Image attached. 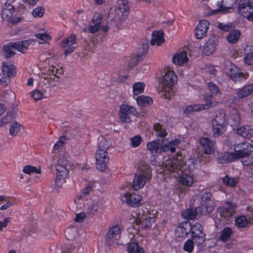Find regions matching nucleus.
<instances>
[{
	"label": "nucleus",
	"mask_w": 253,
	"mask_h": 253,
	"mask_svg": "<svg viewBox=\"0 0 253 253\" xmlns=\"http://www.w3.org/2000/svg\"><path fill=\"white\" fill-rule=\"evenodd\" d=\"M234 152H225L217 159L218 164H225L235 162L241 158L249 157L253 151V145L247 142L235 143Z\"/></svg>",
	"instance_id": "nucleus-1"
},
{
	"label": "nucleus",
	"mask_w": 253,
	"mask_h": 253,
	"mask_svg": "<svg viewBox=\"0 0 253 253\" xmlns=\"http://www.w3.org/2000/svg\"><path fill=\"white\" fill-rule=\"evenodd\" d=\"M63 73L61 67L54 66H49L45 73L42 74L39 82L40 85L43 91L50 90V87L57 85L60 82V76Z\"/></svg>",
	"instance_id": "nucleus-2"
},
{
	"label": "nucleus",
	"mask_w": 253,
	"mask_h": 253,
	"mask_svg": "<svg viewBox=\"0 0 253 253\" xmlns=\"http://www.w3.org/2000/svg\"><path fill=\"white\" fill-rule=\"evenodd\" d=\"M152 178V170L149 166L145 165L134 176L132 187L134 190L142 189L146 182Z\"/></svg>",
	"instance_id": "nucleus-3"
},
{
	"label": "nucleus",
	"mask_w": 253,
	"mask_h": 253,
	"mask_svg": "<svg viewBox=\"0 0 253 253\" xmlns=\"http://www.w3.org/2000/svg\"><path fill=\"white\" fill-rule=\"evenodd\" d=\"M177 77L173 71L165 72L162 80V90L166 98H170L172 93V86L177 83Z\"/></svg>",
	"instance_id": "nucleus-4"
},
{
	"label": "nucleus",
	"mask_w": 253,
	"mask_h": 253,
	"mask_svg": "<svg viewBox=\"0 0 253 253\" xmlns=\"http://www.w3.org/2000/svg\"><path fill=\"white\" fill-rule=\"evenodd\" d=\"M129 6L127 0H118L117 4L115 7V13L113 20L116 22V25L118 26L122 22L124 21L128 16L129 13Z\"/></svg>",
	"instance_id": "nucleus-5"
},
{
	"label": "nucleus",
	"mask_w": 253,
	"mask_h": 253,
	"mask_svg": "<svg viewBox=\"0 0 253 253\" xmlns=\"http://www.w3.org/2000/svg\"><path fill=\"white\" fill-rule=\"evenodd\" d=\"M136 108L126 103H122L119 107V117L120 121L123 123L130 124L132 118L137 116Z\"/></svg>",
	"instance_id": "nucleus-6"
},
{
	"label": "nucleus",
	"mask_w": 253,
	"mask_h": 253,
	"mask_svg": "<svg viewBox=\"0 0 253 253\" xmlns=\"http://www.w3.org/2000/svg\"><path fill=\"white\" fill-rule=\"evenodd\" d=\"M123 229L121 225L118 224L109 228L105 236V243L109 247L118 244Z\"/></svg>",
	"instance_id": "nucleus-7"
},
{
	"label": "nucleus",
	"mask_w": 253,
	"mask_h": 253,
	"mask_svg": "<svg viewBox=\"0 0 253 253\" xmlns=\"http://www.w3.org/2000/svg\"><path fill=\"white\" fill-rule=\"evenodd\" d=\"M103 32H107L109 27L108 24L103 25V15L101 13H95L86 28V30L90 33H95L98 32L100 29Z\"/></svg>",
	"instance_id": "nucleus-8"
},
{
	"label": "nucleus",
	"mask_w": 253,
	"mask_h": 253,
	"mask_svg": "<svg viewBox=\"0 0 253 253\" xmlns=\"http://www.w3.org/2000/svg\"><path fill=\"white\" fill-rule=\"evenodd\" d=\"M253 1L251 0H239L237 11L238 13L249 21H253Z\"/></svg>",
	"instance_id": "nucleus-9"
},
{
	"label": "nucleus",
	"mask_w": 253,
	"mask_h": 253,
	"mask_svg": "<svg viewBox=\"0 0 253 253\" xmlns=\"http://www.w3.org/2000/svg\"><path fill=\"white\" fill-rule=\"evenodd\" d=\"M212 95L211 93H205L204 95V101L205 104H193L187 106L183 111V113L186 115L191 114L195 112H200L210 108L212 104Z\"/></svg>",
	"instance_id": "nucleus-10"
},
{
	"label": "nucleus",
	"mask_w": 253,
	"mask_h": 253,
	"mask_svg": "<svg viewBox=\"0 0 253 253\" xmlns=\"http://www.w3.org/2000/svg\"><path fill=\"white\" fill-rule=\"evenodd\" d=\"M203 228L202 224L198 222H190V232L191 238L197 246L202 245L205 241L206 235L203 231Z\"/></svg>",
	"instance_id": "nucleus-11"
},
{
	"label": "nucleus",
	"mask_w": 253,
	"mask_h": 253,
	"mask_svg": "<svg viewBox=\"0 0 253 253\" xmlns=\"http://www.w3.org/2000/svg\"><path fill=\"white\" fill-rule=\"evenodd\" d=\"M13 2V0H7L2 8L1 14L3 20L12 23H16L20 21V19L19 17H15L14 15L15 9L14 8V5L12 4Z\"/></svg>",
	"instance_id": "nucleus-12"
},
{
	"label": "nucleus",
	"mask_w": 253,
	"mask_h": 253,
	"mask_svg": "<svg viewBox=\"0 0 253 253\" xmlns=\"http://www.w3.org/2000/svg\"><path fill=\"white\" fill-rule=\"evenodd\" d=\"M30 44V43L28 41L9 43L5 45L3 49L5 57L9 58L13 56L15 54L14 49H16L21 52H24L25 50L28 48Z\"/></svg>",
	"instance_id": "nucleus-13"
},
{
	"label": "nucleus",
	"mask_w": 253,
	"mask_h": 253,
	"mask_svg": "<svg viewBox=\"0 0 253 253\" xmlns=\"http://www.w3.org/2000/svg\"><path fill=\"white\" fill-rule=\"evenodd\" d=\"M225 121V114L221 112L217 115L212 120L211 125L214 137H217L223 133Z\"/></svg>",
	"instance_id": "nucleus-14"
},
{
	"label": "nucleus",
	"mask_w": 253,
	"mask_h": 253,
	"mask_svg": "<svg viewBox=\"0 0 253 253\" xmlns=\"http://www.w3.org/2000/svg\"><path fill=\"white\" fill-rule=\"evenodd\" d=\"M183 164L181 155L177 154L175 156L170 158L169 160L166 161L165 164L166 170L170 173L174 172L178 173V171L181 170Z\"/></svg>",
	"instance_id": "nucleus-15"
},
{
	"label": "nucleus",
	"mask_w": 253,
	"mask_h": 253,
	"mask_svg": "<svg viewBox=\"0 0 253 253\" xmlns=\"http://www.w3.org/2000/svg\"><path fill=\"white\" fill-rule=\"evenodd\" d=\"M237 208L236 203L227 201L218 208V211L221 217L228 219L235 213Z\"/></svg>",
	"instance_id": "nucleus-16"
},
{
	"label": "nucleus",
	"mask_w": 253,
	"mask_h": 253,
	"mask_svg": "<svg viewBox=\"0 0 253 253\" xmlns=\"http://www.w3.org/2000/svg\"><path fill=\"white\" fill-rule=\"evenodd\" d=\"M142 200L141 196L133 192L126 193L121 197V200L123 202L126 203L127 205L132 207H139Z\"/></svg>",
	"instance_id": "nucleus-17"
},
{
	"label": "nucleus",
	"mask_w": 253,
	"mask_h": 253,
	"mask_svg": "<svg viewBox=\"0 0 253 253\" xmlns=\"http://www.w3.org/2000/svg\"><path fill=\"white\" fill-rule=\"evenodd\" d=\"M55 169L56 172L55 185L57 187L60 188L66 182V179L69 177V169L59 167Z\"/></svg>",
	"instance_id": "nucleus-18"
},
{
	"label": "nucleus",
	"mask_w": 253,
	"mask_h": 253,
	"mask_svg": "<svg viewBox=\"0 0 253 253\" xmlns=\"http://www.w3.org/2000/svg\"><path fill=\"white\" fill-rule=\"evenodd\" d=\"M227 74L230 79L235 82H240L242 79L245 80L247 78L246 74L242 72L241 69L234 64L231 65Z\"/></svg>",
	"instance_id": "nucleus-19"
},
{
	"label": "nucleus",
	"mask_w": 253,
	"mask_h": 253,
	"mask_svg": "<svg viewBox=\"0 0 253 253\" xmlns=\"http://www.w3.org/2000/svg\"><path fill=\"white\" fill-rule=\"evenodd\" d=\"M210 22L207 20H202L198 23L195 30V36L197 39H202L205 37L209 29Z\"/></svg>",
	"instance_id": "nucleus-20"
},
{
	"label": "nucleus",
	"mask_w": 253,
	"mask_h": 253,
	"mask_svg": "<svg viewBox=\"0 0 253 253\" xmlns=\"http://www.w3.org/2000/svg\"><path fill=\"white\" fill-rule=\"evenodd\" d=\"M190 232V222L185 221L179 224L175 230V236L178 239L186 238Z\"/></svg>",
	"instance_id": "nucleus-21"
},
{
	"label": "nucleus",
	"mask_w": 253,
	"mask_h": 253,
	"mask_svg": "<svg viewBox=\"0 0 253 253\" xmlns=\"http://www.w3.org/2000/svg\"><path fill=\"white\" fill-rule=\"evenodd\" d=\"M134 214L135 215L131 214V216L133 217L134 219L133 222L135 223V225L137 226H140L143 218L152 215L148 208L143 206L137 210Z\"/></svg>",
	"instance_id": "nucleus-22"
},
{
	"label": "nucleus",
	"mask_w": 253,
	"mask_h": 253,
	"mask_svg": "<svg viewBox=\"0 0 253 253\" xmlns=\"http://www.w3.org/2000/svg\"><path fill=\"white\" fill-rule=\"evenodd\" d=\"M102 153H96V168L101 171H104L106 169L107 164L109 160L108 153L104 152Z\"/></svg>",
	"instance_id": "nucleus-23"
},
{
	"label": "nucleus",
	"mask_w": 253,
	"mask_h": 253,
	"mask_svg": "<svg viewBox=\"0 0 253 253\" xmlns=\"http://www.w3.org/2000/svg\"><path fill=\"white\" fill-rule=\"evenodd\" d=\"M249 224H253V215L247 218L245 215H240L235 218L234 225L238 229H244Z\"/></svg>",
	"instance_id": "nucleus-24"
},
{
	"label": "nucleus",
	"mask_w": 253,
	"mask_h": 253,
	"mask_svg": "<svg viewBox=\"0 0 253 253\" xmlns=\"http://www.w3.org/2000/svg\"><path fill=\"white\" fill-rule=\"evenodd\" d=\"M138 53L130 57L128 61V67L132 68L136 65L138 63L143 60L146 56L147 51L143 48H140Z\"/></svg>",
	"instance_id": "nucleus-25"
},
{
	"label": "nucleus",
	"mask_w": 253,
	"mask_h": 253,
	"mask_svg": "<svg viewBox=\"0 0 253 253\" xmlns=\"http://www.w3.org/2000/svg\"><path fill=\"white\" fill-rule=\"evenodd\" d=\"M200 144L204 148V153L206 154H211L214 152V142L210 139L203 137L200 139Z\"/></svg>",
	"instance_id": "nucleus-26"
},
{
	"label": "nucleus",
	"mask_w": 253,
	"mask_h": 253,
	"mask_svg": "<svg viewBox=\"0 0 253 253\" xmlns=\"http://www.w3.org/2000/svg\"><path fill=\"white\" fill-rule=\"evenodd\" d=\"M181 143V140L178 138L169 141L165 145L161 146V152H166L170 151L171 153H174L176 151V147Z\"/></svg>",
	"instance_id": "nucleus-27"
},
{
	"label": "nucleus",
	"mask_w": 253,
	"mask_h": 253,
	"mask_svg": "<svg viewBox=\"0 0 253 253\" xmlns=\"http://www.w3.org/2000/svg\"><path fill=\"white\" fill-rule=\"evenodd\" d=\"M165 42L164 32L163 30L154 31L152 34L150 44L152 45H160Z\"/></svg>",
	"instance_id": "nucleus-28"
},
{
	"label": "nucleus",
	"mask_w": 253,
	"mask_h": 253,
	"mask_svg": "<svg viewBox=\"0 0 253 253\" xmlns=\"http://www.w3.org/2000/svg\"><path fill=\"white\" fill-rule=\"evenodd\" d=\"M146 147L152 155L163 153V152H161V146H160V140L158 139L148 142L146 144Z\"/></svg>",
	"instance_id": "nucleus-29"
},
{
	"label": "nucleus",
	"mask_w": 253,
	"mask_h": 253,
	"mask_svg": "<svg viewBox=\"0 0 253 253\" xmlns=\"http://www.w3.org/2000/svg\"><path fill=\"white\" fill-rule=\"evenodd\" d=\"M237 133L243 138L250 139L253 136V129L249 126H241L237 129Z\"/></svg>",
	"instance_id": "nucleus-30"
},
{
	"label": "nucleus",
	"mask_w": 253,
	"mask_h": 253,
	"mask_svg": "<svg viewBox=\"0 0 253 253\" xmlns=\"http://www.w3.org/2000/svg\"><path fill=\"white\" fill-rule=\"evenodd\" d=\"M187 61V53L184 51L175 53L172 57L173 63L177 65H181Z\"/></svg>",
	"instance_id": "nucleus-31"
},
{
	"label": "nucleus",
	"mask_w": 253,
	"mask_h": 253,
	"mask_svg": "<svg viewBox=\"0 0 253 253\" xmlns=\"http://www.w3.org/2000/svg\"><path fill=\"white\" fill-rule=\"evenodd\" d=\"M216 48L215 42L212 39H209L203 47V52L209 56L214 52Z\"/></svg>",
	"instance_id": "nucleus-32"
},
{
	"label": "nucleus",
	"mask_w": 253,
	"mask_h": 253,
	"mask_svg": "<svg viewBox=\"0 0 253 253\" xmlns=\"http://www.w3.org/2000/svg\"><path fill=\"white\" fill-rule=\"evenodd\" d=\"M2 71L4 75L8 78L15 77L16 71L15 67L11 64L4 63L3 64Z\"/></svg>",
	"instance_id": "nucleus-33"
},
{
	"label": "nucleus",
	"mask_w": 253,
	"mask_h": 253,
	"mask_svg": "<svg viewBox=\"0 0 253 253\" xmlns=\"http://www.w3.org/2000/svg\"><path fill=\"white\" fill-rule=\"evenodd\" d=\"M98 203L97 201L92 200L85 210L87 216L93 217L98 211Z\"/></svg>",
	"instance_id": "nucleus-34"
},
{
	"label": "nucleus",
	"mask_w": 253,
	"mask_h": 253,
	"mask_svg": "<svg viewBox=\"0 0 253 253\" xmlns=\"http://www.w3.org/2000/svg\"><path fill=\"white\" fill-rule=\"evenodd\" d=\"M253 91V84H249L247 85H245L242 88H239L237 90L238 95L241 99L244 98L248 96Z\"/></svg>",
	"instance_id": "nucleus-35"
},
{
	"label": "nucleus",
	"mask_w": 253,
	"mask_h": 253,
	"mask_svg": "<svg viewBox=\"0 0 253 253\" xmlns=\"http://www.w3.org/2000/svg\"><path fill=\"white\" fill-rule=\"evenodd\" d=\"M179 182L186 186H191L194 183V178L192 175L187 173H182L179 177Z\"/></svg>",
	"instance_id": "nucleus-36"
},
{
	"label": "nucleus",
	"mask_w": 253,
	"mask_h": 253,
	"mask_svg": "<svg viewBox=\"0 0 253 253\" xmlns=\"http://www.w3.org/2000/svg\"><path fill=\"white\" fill-rule=\"evenodd\" d=\"M211 193H205L201 199V204L205 207L207 211H211L213 209L211 204Z\"/></svg>",
	"instance_id": "nucleus-37"
},
{
	"label": "nucleus",
	"mask_w": 253,
	"mask_h": 253,
	"mask_svg": "<svg viewBox=\"0 0 253 253\" xmlns=\"http://www.w3.org/2000/svg\"><path fill=\"white\" fill-rule=\"evenodd\" d=\"M136 101L138 106L147 107L153 103V99L149 96L141 95L136 98Z\"/></svg>",
	"instance_id": "nucleus-38"
},
{
	"label": "nucleus",
	"mask_w": 253,
	"mask_h": 253,
	"mask_svg": "<svg viewBox=\"0 0 253 253\" xmlns=\"http://www.w3.org/2000/svg\"><path fill=\"white\" fill-rule=\"evenodd\" d=\"M76 36L74 34H71L61 41L60 45L62 48H66L67 46H74L73 45L76 42Z\"/></svg>",
	"instance_id": "nucleus-39"
},
{
	"label": "nucleus",
	"mask_w": 253,
	"mask_h": 253,
	"mask_svg": "<svg viewBox=\"0 0 253 253\" xmlns=\"http://www.w3.org/2000/svg\"><path fill=\"white\" fill-rule=\"evenodd\" d=\"M128 253H145L144 249L137 242H130L127 247Z\"/></svg>",
	"instance_id": "nucleus-40"
},
{
	"label": "nucleus",
	"mask_w": 253,
	"mask_h": 253,
	"mask_svg": "<svg viewBox=\"0 0 253 253\" xmlns=\"http://www.w3.org/2000/svg\"><path fill=\"white\" fill-rule=\"evenodd\" d=\"M111 146V143L105 138H102L98 144V149L96 153H102L101 152H104L105 153H107V150Z\"/></svg>",
	"instance_id": "nucleus-41"
},
{
	"label": "nucleus",
	"mask_w": 253,
	"mask_h": 253,
	"mask_svg": "<svg viewBox=\"0 0 253 253\" xmlns=\"http://www.w3.org/2000/svg\"><path fill=\"white\" fill-rule=\"evenodd\" d=\"M241 36V32L239 30L231 31L227 36V41L230 43H237Z\"/></svg>",
	"instance_id": "nucleus-42"
},
{
	"label": "nucleus",
	"mask_w": 253,
	"mask_h": 253,
	"mask_svg": "<svg viewBox=\"0 0 253 253\" xmlns=\"http://www.w3.org/2000/svg\"><path fill=\"white\" fill-rule=\"evenodd\" d=\"M197 215V211L196 209L189 208L182 212L183 217L187 220H191L194 219Z\"/></svg>",
	"instance_id": "nucleus-43"
},
{
	"label": "nucleus",
	"mask_w": 253,
	"mask_h": 253,
	"mask_svg": "<svg viewBox=\"0 0 253 253\" xmlns=\"http://www.w3.org/2000/svg\"><path fill=\"white\" fill-rule=\"evenodd\" d=\"M233 233V230L230 227H225L221 231L219 239L222 242L227 241Z\"/></svg>",
	"instance_id": "nucleus-44"
},
{
	"label": "nucleus",
	"mask_w": 253,
	"mask_h": 253,
	"mask_svg": "<svg viewBox=\"0 0 253 253\" xmlns=\"http://www.w3.org/2000/svg\"><path fill=\"white\" fill-rule=\"evenodd\" d=\"M154 218L153 215H149L148 217L142 219L140 225L142 229H148L151 227L152 223L154 222Z\"/></svg>",
	"instance_id": "nucleus-45"
},
{
	"label": "nucleus",
	"mask_w": 253,
	"mask_h": 253,
	"mask_svg": "<svg viewBox=\"0 0 253 253\" xmlns=\"http://www.w3.org/2000/svg\"><path fill=\"white\" fill-rule=\"evenodd\" d=\"M69 159L66 158L65 156H62L59 157L56 164L55 168L58 167H61L62 168L69 169L70 164Z\"/></svg>",
	"instance_id": "nucleus-46"
},
{
	"label": "nucleus",
	"mask_w": 253,
	"mask_h": 253,
	"mask_svg": "<svg viewBox=\"0 0 253 253\" xmlns=\"http://www.w3.org/2000/svg\"><path fill=\"white\" fill-rule=\"evenodd\" d=\"M222 182L227 186L235 187L237 185L238 180L235 177H230L228 175H226L222 178Z\"/></svg>",
	"instance_id": "nucleus-47"
},
{
	"label": "nucleus",
	"mask_w": 253,
	"mask_h": 253,
	"mask_svg": "<svg viewBox=\"0 0 253 253\" xmlns=\"http://www.w3.org/2000/svg\"><path fill=\"white\" fill-rule=\"evenodd\" d=\"M194 242L192 238L187 239L183 245V250L188 253H192L194 250Z\"/></svg>",
	"instance_id": "nucleus-48"
},
{
	"label": "nucleus",
	"mask_w": 253,
	"mask_h": 253,
	"mask_svg": "<svg viewBox=\"0 0 253 253\" xmlns=\"http://www.w3.org/2000/svg\"><path fill=\"white\" fill-rule=\"evenodd\" d=\"M145 84L142 82H137L135 83L132 86V90L133 94L137 95L144 91Z\"/></svg>",
	"instance_id": "nucleus-49"
},
{
	"label": "nucleus",
	"mask_w": 253,
	"mask_h": 253,
	"mask_svg": "<svg viewBox=\"0 0 253 253\" xmlns=\"http://www.w3.org/2000/svg\"><path fill=\"white\" fill-rule=\"evenodd\" d=\"M21 125L17 122L13 123L9 128V133L12 136H15L20 130Z\"/></svg>",
	"instance_id": "nucleus-50"
},
{
	"label": "nucleus",
	"mask_w": 253,
	"mask_h": 253,
	"mask_svg": "<svg viewBox=\"0 0 253 253\" xmlns=\"http://www.w3.org/2000/svg\"><path fill=\"white\" fill-rule=\"evenodd\" d=\"M45 8L42 6H39L33 9V17L41 18L45 13Z\"/></svg>",
	"instance_id": "nucleus-51"
},
{
	"label": "nucleus",
	"mask_w": 253,
	"mask_h": 253,
	"mask_svg": "<svg viewBox=\"0 0 253 253\" xmlns=\"http://www.w3.org/2000/svg\"><path fill=\"white\" fill-rule=\"evenodd\" d=\"M66 139L65 136L60 137L59 140L54 144L52 150L55 152L56 150L62 149L65 144Z\"/></svg>",
	"instance_id": "nucleus-52"
},
{
	"label": "nucleus",
	"mask_w": 253,
	"mask_h": 253,
	"mask_svg": "<svg viewBox=\"0 0 253 253\" xmlns=\"http://www.w3.org/2000/svg\"><path fill=\"white\" fill-rule=\"evenodd\" d=\"M35 36L38 39L42 41L41 43H47L52 40V37L47 33H38L35 35Z\"/></svg>",
	"instance_id": "nucleus-53"
},
{
	"label": "nucleus",
	"mask_w": 253,
	"mask_h": 253,
	"mask_svg": "<svg viewBox=\"0 0 253 253\" xmlns=\"http://www.w3.org/2000/svg\"><path fill=\"white\" fill-rule=\"evenodd\" d=\"M130 140L132 147L136 148L140 145L142 138L140 135H136L130 138Z\"/></svg>",
	"instance_id": "nucleus-54"
},
{
	"label": "nucleus",
	"mask_w": 253,
	"mask_h": 253,
	"mask_svg": "<svg viewBox=\"0 0 253 253\" xmlns=\"http://www.w3.org/2000/svg\"><path fill=\"white\" fill-rule=\"evenodd\" d=\"M208 86L210 91L215 94H220V91L218 86L212 82H209Z\"/></svg>",
	"instance_id": "nucleus-55"
},
{
	"label": "nucleus",
	"mask_w": 253,
	"mask_h": 253,
	"mask_svg": "<svg viewBox=\"0 0 253 253\" xmlns=\"http://www.w3.org/2000/svg\"><path fill=\"white\" fill-rule=\"evenodd\" d=\"M218 27L222 31L225 32H229L233 28V26L231 23L224 24L223 23H219Z\"/></svg>",
	"instance_id": "nucleus-56"
},
{
	"label": "nucleus",
	"mask_w": 253,
	"mask_h": 253,
	"mask_svg": "<svg viewBox=\"0 0 253 253\" xmlns=\"http://www.w3.org/2000/svg\"><path fill=\"white\" fill-rule=\"evenodd\" d=\"M14 119L12 116L7 114L5 116L0 120V126L2 127L4 125L11 123Z\"/></svg>",
	"instance_id": "nucleus-57"
},
{
	"label": "nucleus",
	"mask_w": 253,
	"mask_h": 253,
	"mask_svg": "<svg viewBox=\"0 0 253 253\" xmlns=\"http://www.w3.org/2000/svg\"><path fill=\"white\" fill-rule=\"evenodd\" d=\"M217 5L218 6V9L220 12H221L224 14H226L229 12L230 7H226L223 4V1H218L217 2Z\"/></svg>",
	"instance_id": "nucleus-58"
},
{
	"label": "nucleus",
	"mask_w": 253,
	"mask_h": 253,
	"mask_svg": "<svg viewBox=\"0 0 253 253\" xmlns=\"http://www.w3.org/2000/svg\"><path fill=\"white\" fill-rule=\"evenodd\" d=\"M240 99L241 98L238 95L237 92H236L235 94L230 96L228 99V102L230 104H236L239 101Z\"/></svg>",
	"instance_id": "nucleus-59"
},
{
	"label": "nucleus",
	"mask_w": 253,
	"mask_h": 253,
	"mask_svg": "<svg viewBox=\"0 0 253 253\" xmlns=\"http://www.w3.org/2000/svg\"><path fill=\"white\" fill-rule=\"evenodd\" d=\"M244 61L248 65L253 64V52H249L244 57Z\"/></svg>",
	"instance_id": "nucleus-60"
},
{
	"label": "nucleus",
	"mask_w": 253,
	"mask_h": 253,
	"mask_svg": "<svg viewBox=\"0 0 253 253\" xmlns=\"http://www.w3.org/2000/svg\"><path fill=\"white\" fill-rule=\"evenodd\" d=\"M92 188V184L91 183H88L85 187L82 190L81 196L84 197L88 194Z\"/></svg>",
	"instance_id": "nucleus-61"
},
{
	"label": "nucleus",
	"mask_w": 253,
	"mask_h": 253,
	"mask_svg": "<svg viewBox=\"0 0 253 253\" xmlns=\"http://www.w3.org/2000/svg\"><path fill=\"white\" fill-rule=\"evenodd\" d=\"M85 217H88L85 211L76 214L75 221L77 222H82Z\"/></svg>",
	"instance_id": "nucleus-62"
},
{
	"label": "nucleus",
	"mask_w": 253,
	"mask_h": 253,
	"mask_svg": "<svg viewBox=\"0 0 253 253\" xmlns=\"http://www.w3.org/2000/svg\"><path fill=\"white\" fill-rule=\"evenodd\" d=\"M43 97V92H42L41 91L39 90H33V98H34L35 100H40Z\"/></svg>",
	"instance_id": "nucleus-63"
},
{
	"label": "nucleus",
	"mask_w": 253,
	"mask_h": 253,
	"mask_svg": "<svg viewBox=\"0 0 253 253\" xmlns=\"http://www.w3.org/2000/svg\"><path fill=\"white\" fill-rule=\"evenodd\" d=\"M235 115L231 116V119L234 122L235 125L239 124L241 122V117L239 114L237 112V110H235Z\"/></svg>",
	"instance_id": "nucleus-64"
}]
</instances>
